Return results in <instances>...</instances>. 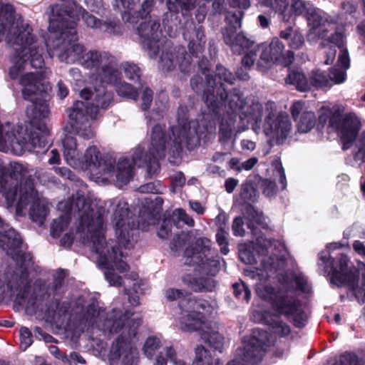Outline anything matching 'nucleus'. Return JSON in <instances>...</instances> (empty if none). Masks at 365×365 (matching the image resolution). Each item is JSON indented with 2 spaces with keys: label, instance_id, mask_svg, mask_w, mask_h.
<instances>
[{
  "label": "nucleus",
  "instance_id": "1",
  "mask_svg": "<svg viewBox=\"0 0 365 365\" xmlns=\"http://www.w3.org/2000/svg\"><path fill=\"white\" fill-rule=\"evenodd\" d=\"M63 157L71 166L88 171L96 179L108 180L115 175L116 180L120 185L128 183L133 176V165L147 168L148 173L149 158L144 154L143 149L138 146L132 155V162L126 157L118 160L116 170L115 160L112 158L105 159L101 151L95 145L89 146L82 155L78 149L76 138L66 135L63 140Z\"/></svg>",
  "mask_w": 365,
  "mask_h": 365
},
{
  "label": "nucleus",
  "instance_id": "2",
  "mask_svg": "<svg viewBox=\"0 0 365 365\" xmlns=\"http://www.w3.org/2000/svg\"><path fill=\"white\" fill-rule=\"evenodd\" d=\"M5 38L14 51L9 69L11 78L16 79L28 66L41 68L44 64L43 47L33 34L30 25L19 16H15L14 6L0 3V42Z\"/></svg>",
  "mask_w": 365,
  "mask_h": 365
},
{
  "label": "nucleus",
  "instance_id": "3",
  "mask_svg": "<svg viewBox=\"0 0 365 365\" xmlns=\"http://www.w3.org/2000/svg\"><path fill=\"white\" fill-rule=\"evenodd\" d=\"M115 205L113 224L115 229L117 243L119 247H115L113 242H106L104 237L99 240H95L90 244L92 251L98 255L97 264L104 269L106 281L111 286L119 287L122 284V278L115 272V268L120 273L128 270V265L124 261L127 250H130L134 245L133 236L130 235V226L128 218V204L124 200H110L105 205Z\"/></svg>",
  "mask_w": 365,
  "mask_h": 365
},
{
  "label": "nucleus",
  "instance_id": "4",
  "mask_svg": "<svg viewBox=\"0 0 365 365\" xmlns=\"http://www.w3.org/2000/svg\"><path fill=\"white\" fill-rule=\"evenodd\" d=\"M0 248L16 262L0 275V299H14L22 305L28 296L29 279L28 269L32 265V257L26 251L20 235L0 218Z\"/></svg>",
  "mask_w": 365,
  "mask_h": 365
},
{
  "label": "nucleus",
  "instance_id": "5",
  "mask_svg": "<svg viewBox=\"0 0 365 365\" xmlns=\"http://www.w3.org/2000/svg\"><path fill=\"white\" fill-rule=\"evenodd\" d=\"M254 249L257 253V257L247 249L240 250L239 257L245 264H252L259 261L263 270L246 269V275L259 281L256 284L257 294L261 299L272 303L274 309L279 312L278 302H284L290 297H284L281 292L277 291L271 285L264 284L262 281L270 277L275 272L284 269L285 257L281 254L284 246L278 241L271 240L264 236H257Z\"/></svg>",
  "mask_w": 365,
  "mask_h": 365
},
{
  "label": "nucleus",
  "instance_id": "6",
  "mask_svg": "<svg viewBox=\"0 0 365 365\" xmlns=\"http://www.w3.org/2000/svg\"><path fill=\"white\" fill-rule=\"evenodd\" d=\"M0 192L9 206L16 204L18 214L22 215L30 205V219L39 225L43 224L48 214L47 203L36 191L34 181L22 164H12L9 174L0 170Z\"/></svg>",
  "mask_w": 365,
  "mask_h": 365
},
{
  "label": "nucleus",
  "instance_id": "7",
  "mask_svg": "<svg viewBox=\"0 0 365 365\" xmlns=\"http://www.w3.org/2000/svg\"><path fill=\"white\" fill-rule=\"evenodd\" d=\"M187 107L180 106L178 112V125L171 128L172 136L168 140L165 134V128L157 124L151 130L150 144L148 148V175L153 176L160 170L158 160L165 156L166 150L172 153L178 152L182 145L189 150L193 149L200 143L195 126L191 127L187 121Z\"/></svg>",
  "mask_w": 365,
  "mask_h": 365
},
{
  "label": "nucleus",
  "instance_id": "8",
  "mask_svg": "<svg viewBox=\"0 0 365 365\" xmlns=\"http://www.w3.org/2000/svg\"><path fill=\"white\" fill-rule=\"evenodd\" d=\"M129 312L113 309L106 315L98 302L91 299L84 307L78 317V327L83 331L90 327H96L106 334H120L117 339L131 340L137 334L141 322L139 319L131 318Z\"/></svg>",
  "mask_w": 365,
  "mask_h": 365
},
{
  "label": "nucleus",
  "instance_id": "9",
  "mask_svg": "<svg viewBox=\"0 0 365 365\" xmlns=\"http://www.w3.org/2000/svg\"><path fill=\"white\" fill-rule=\"evenodd\" d=\"M58 209L71 215L78 212L79 223L76 234L79 235L83 243H92L93 240L103 239L105 210L87 197L83 191H77L71 199L61 201Z\"/></svg>",
  "mask_w": 365,
  "mask_h": 365
},
{
  "label": "nucleus",
  "instance_id": "10",
  "mask_svg": "<svg viewBox=\"0 0 365 365\" xmlns=\"http://www.w3.org/2000/svg\"><path fill=\"white\" fill-rule=\"evenodd\" d=\"M51 9L49 31L53 35V38L62 40L60 45L56 44L58 59L67 63H80L86 48L78 42L75 21H71L68 23L69 14H66V17H62L61 20L56 17V14L60 15V11H65L62 6H52Z\"/></svg>",
  "mask_w": 365,
  "mask_h": 365
},
{
  "label": "nucleus",
  "instance_id": "11",
  "mask_svg": "<svg viewBox=\"0 0 365 365\" xmlns=\"http://www.w3.org/2000/svg\"><path fill=\"white\" fill-rule=\"evenodd\" d=\"M20 83L24 87L22 90L24 98L33 103L34 120L30 125H34L33 130L43 140L45 147V136L49 133L48 128L43 122H40L37 125L36 120L45 119L49 115L48 101L51 87L47 82L33 73H27L22 76Z\"/></svg>",
  "mask_w": 365,
  "mask_h": 365
},
{
  "label": "nucleus",
  "instance_id": "12",
  "mask_svg": "<svg viewBox=\"0 0 365 365\" xmlns=\"http://www.w3.org/2000/svg\"><path fill=\"white\" fill-rule=\"evenodd\" d=\"M65 277L66 273L63 270H58L53 275L52 283L48 287L45 282L41 279H36L31 287V280L29 277L28 296L24 300L22 305L26 306L27 309H31L33 312H44L53 319L61 317L66 312V308L63 309L62 307H60V303L57 299L53 301L49 306H48V302L51 295L55 296L59 292Z\"/></svg>",
  "mask_w": 365,
  "mask_h": 365
},
{
  "label": "nucleus",
  "instance_id": "13",
  "mask_svg": "<svg viewBox=\"0 0 365 365\" xmlns=\"http://www.w3.org/2000/svg\"><path fill=\"white\" fill-rule=\"evenodd\" d=\"M34 125L24 128L10 122L0 121V151H12L20 155L25 151L44 148V142L33 130Z\"/></svg>",
  "mask_w": 365,
  "mask_h": 365
},
{
  "label": "nucleus",
  "instance_id": "14",
  "mask_svg": "<svg viewBox=\"0 0 365 365\" xmlns=\"http://www.w3.org/2000/svg\"><path fill=\"white\" fill-rule=\"evenodd\" d=\"M165 297L170 302L178 300L180 309V325L183 331H190L200 327L202 323L201 311L209 312L212 307L205 299H196L187 292L175 288H169L164 292Z\"/></svg>",
  "mask_w": 365,
  "mask_h": 365
},
{
  "label": "nucleus",
  "instance_id": "15",
  "mask_svg": "<svg viewBox=\"0 0 365 365\" xmlns=\"http://www.w3.org/2000/svg\"><path fill=\"white\" fill-rule=\"evenodd\" d=\"M319 266H323L324 273L331 274V282L338 287L348 286L353 291L357 287L359 277V271L354 267H349V260L346 255H341L337 262L330 258L328 251H322L319 255Z\"/></svg>",
  "mask_w": 365,
  "mask_h": 365
},
{
  "label": "nucleus",
  "instance_id": "16",
  "mask_svg": "<svg viewBox=\"0 0 365 365\" xmlns=\"http://www.w3.org/2000/svg\"><path fill=\"white\" fill-rule=\"evenodd\" d=\"M305 19L308 26L306 35L308 42L317 43L321 39V46H325L331 42L338 46L341 44L342 33L335 31L334 34H329L334 30V25L314 6L309 9Z\"/></svg>",
  "mask_w": 365,
  "mask_h": 365
},
{
  "label": "nucleus",
  "instance_id": "17",
  "mask_svg": "<svg viewBox=\"0 0 365 365\" xmlns=\"http://www.w3.org/2000/svg\"><path fill=\"white\" fill-rule=\"evenodd\" d=\"M79 64L95 72L101 83H116L118 79L116 60L108 52L86 50Z\"/></svg>",
  "mask_w": 365,
  "mask_h": 365
},
{
  "label": "nucleus",
  "instance_id": "18",
  "mask_svg": "<svg viewBox=\"0 0 365 365\" xmlns=\"http://www.w3.org/2000/svg\"><path fill=\"white\" fill-rule=\"evenodd\" d=\"M264 122L262 129L270 142L282 144L292 133V123L289 115L277 113L274 103L269 102L265 107Z\"/></svg>",
  "mask_w": 365,
  "mask_h": 365
},
{
  "label": "nucleus",
  "instance_id": "19",
  "mask_svg": "<svg viewBox=\"0 0 365 365\" xmlns=\"http://www.w3.org/2000/svg\"><path fill=\"white\" fill-rule=\"evenodd\" d=\"M185 257L187 258L185 264L197 265L203 273L215 275L219 271L217 252L211 249V241L207 237L197 239L195 247H187Z\"/></svg>",
  "mask_w": 365,
  "mask_h": 365
},
{
  "label": "nucleus",
  "instance_id": "20",
  "mask_svg": "<svg viewBox=\"0 0 365 365\" xmlns=\"http://www.w3.org/2000/svg\"><path fill=\"white\" fill-rule=\"evenodd\" d=\"M274 341L268 338L267 331L254 329L248 342L237 350L236 357L227 365H249L259 362L263 353Z\"/></svg>",
  "mask_w": 365,
  "mask_h": 365
},
{
  "label": "nucleus",
  "instance_id": "21",
  "mask_svg": "<svg viewBox=\"0 0 365 365\" xmlns=\"http://www.w3.org/2000/svg\"><path fill=\"white\" fill-rule=\"evenodd\" d=\"M257 48V51L260 52L257 65L262 71L273 63L287 66L294 59V52L290 50L285 51L284 44L278 38H274L269 44H262Z\"/></svg>",
  "mask_w": 365,
  "mask_h": 365
},
{
  "label": "nucleus",
  "instance_id": "22",
  "mask_svg": "<svg viewBox=\"0 0 365 365\" xmlns=\"http://www.w3.org/2000/svg\"><path fill=\"white\" fill-rule=\"evenodd\" d=\"M56 6H62L65 11L63 10L60 11V15H55L56 17L60 19L62 17H66V14H69L68 23L71 21H74L76 24V20L79 19V16H81L86 25L93 29H100L103 31L110 34H120L121 33V27L118 22L116 21H105L101 22L98 19L92 14H88L81 6L74 5L73 10H67L66 6L63 4H56Z\"/></svg>",
  "mask_w": 365,
  "mask_h": 365
},
{
  "label": "nucleus",
  "instance_id": "23",
  "mask_svg": "<svg viewBox=\"0 0 365 365\" xmlns=\"http://www.w3.org/2000/svg\"><path fill=\"white\" fill-rule=\"evenodd\" d=\"M361 128L359 119L353 115H346L341 120L339 115H332L329 120L330 131H339L343 141L344 150L351 147Z\"/></svg>",
  "mask_w": 365,
  "mask_h": 365
},
{
  "label": "nucleus",
  "instance_id": "24",
  "mask_svg": "<svg viewBox=\"0 0 365 365\" xmlns=\"http://www.w3.org/2000/svg\"><path fill=\"white\" fill-rule=\"evenodd\" d=\"M143 48L150 58H155L158 51V41L160 35V22L149 19L141 22L137 29Z\"/></svg>",
  "mask_w": 365,
  "mask_h": 365
},
{
  "label": "nucleus",
  "instance_id": "25",
  "mask_svg": "<svg viewBox=\"0 0 365 365\" xmlns=\"http://www.w3.org/2000/svg\"><path fill=\"white\" fill-rule=\"evenodd\" d=\"M190 57L182 46L170 47L163 51L160 57V66L165 71H170L178 66L182 72H187Z\"/></svg>",
  "mask_w": 365,
  "mask_h": 365
},
{
  "label": "nucleus",
  "instance_id": "26",
  "mask_svg": "<svg viewBox=\"0 0 365 365\" xmlns=\"http://www.w3.org/2000/svg\"><path fill=\"white\" fill-rule=\"evenodd\" d=\"M129 341L116 339L113 341L110 351V359L112 361H119L120 365H137L138 354Z\"/></svg>",
  "mask_w": 365,
  "mask_h": 365
},
{
  "label": "nucleus",
  "instance_id": "27",
  "mask_svg": "<svg viewBox=\"0 0 365 365\" xmlns=\"http://www.w3.org/2000/svg\"><path fill=\"white\" fill-rule=\"evenodd\" d=\"M80 96L82 98L86 101H91L88 102L91 108L93 110L106 109L107 108L113 99V93L106 91L103 86L98 88H85L83 89Z\"/></svg>",
  "mask_w": 365,
  "mask_h": 365
},
{
  "label": "nucleus",
  "instance_id": "28",
  "mask_svg": "<svg viewBox=\"0 0 365 365\" xmlns=\"http://www.w3.org/2000/svg\"><path fill=\"white\" fill-rule=\"evenodd\" d=\"M207 61L202 60L199 63V67L201 68L202 74L205 75L206 79V83L207 84L208 88H211L212 89V94L214 93V88L217 87L218 85L220 86V88L217 91H222L224 88L222 81L227 83L230 85L234 83L235 80V76L230 71H229L226 68L221 65H218L216 67L215 76L213 78L208 74V69L207 68Z\"/></svg>",
  "mask_w": 365,
  "mask_h": 365
},
{
  "label": "nucleus",
  "instance_id": "29",
  "mask_svg": "<svg viewBox=\"0 0 365 365\" xmlns=\"http://www.w3.org/2000/svg\"><path fill=\"white\" fill-rule=\"evenodd\" d=\"M282 6L277 8V12L284 22H289L293 16H305L309 11V9L314 6L309 1L304 0H282Z\"/></svg>",
  "mask_w": 365,
  "mask_h": 365
},
{
  "label": "nucleus",
  "instance_id": "30",
  "mask_svg": "<svg viewBox=\"0 0 365 365\" xmlns=\"http://www.w3.org/2000/svg\"><path fill=\"white\" fill-rule=\"evenodd\" d=\"M290 111L297 122V130L299 133H307L314 126L316 123L314 113L305 110L302 102L294 103L291 107Z\"/></svg>",
  "mask_w": 365,
  "mask_h": 365
},
{
  "label": "nucleus",
  "instance_id": "31",
  "mask_svg": "<svg viewBox=\"0 0 365 365\" xmlns=\"http://www.w3.org/2000/svg\"><path fill=\"white\" fill-rule=\"evenodd\" d=\"M223 40L232 51L238 55L242 54L254 43L243 33L237 34L236 31L230 28H225L223 31Z\"/></svg>",
  "mask_w": 365,
  "mask_h": 365
},
{
  "label": "nucleus",
  "instance_id": "32",
  "mask_svg": "<svg viewBox=\"0 0 365 365\" xmlns=\"http://www.w3.org/2000/svg\"><path fill=\"white\" fill-rule=\"evenodd\" d=\"M210 312L211 310L209 312L201 311V314L202 315V325L198 329H190L189 331H200L201 338L214 349L222 352L225 344L224 336L217 331L212 329L210 324L205 320V315Z\"/></svg>",
  "mask_w": 365,
  "mask_h": 365
},
{
  "label": "nucleus",
  "instance_id": "33",
  "mask_svg": "<svg viewBox=\"0 0 365 365\" xmlns=\"http://www.w3.org/2000/svg\"><path fill=\"white\" fill-rule=\"evenodd\" d=\"M279 312L278 313L292 316L294 325L301 328L305 326L307 322V314L302 308V304L299 300L289 298L284 302L278 303Z\"/></svg>",
  "mask_w": 365,
  "mask_h": 365
},
{
  "label": "nucleus",
  "instance_id": "34",
  "mask_svg": "<svg viewBox=\"0 0 365 365\" xmlns=\"http://www.w3.org/2000/svg\"><path fill=\"white\" fill-rule=\"evenodd\" d=\"M69 119L72 123H83L84 121L95 120L97 117V110L91 108L88 102L78 101L67 110Z\"/></svg>",
  "mask_w": 365,
  "mask_h": 365
},
{
  "label": "nucleus",
  "instance_id": "35",
  "mask_svg": "<svg viewBox=\"0 0 365 365\" xmlns=\"http://www.w3.org/2000/svg\"><path fill=\"white\" fill-rule=\"evenodd\" d=\"M345 79L346 73L343 69L338 68L337 66H334L331 69L329 78L324 72L317 71L313 72L309 78V82L311 83V88L312 86L317 88L327 87L329 84V81H331L336 84H339L343 83Z\"/></svg>",
  "mask_w": 365,
  "mask_h": 365
},
{
  "label": "nucleus",
  "instance_id": "36",
  "mask_svg": "<svg viewBox=\"0 0 365 365\" xmlns=\"http://www.w3.org/2000/svg\"><path fill=\"white\" fill-rule=\"evenodd\" d=\"M252 315L255 321L268 324L271 331L280 337H286L290 334L289 326L276 316L269 315L267 312L261 316L257 311L254 312Z\"/></svg>",
  "mask_w": 365,
  "mask_h": 365
},
{
  "label": "nucleus",
  "instance_id": "37",
  "mask_svg": "<svg viewBox=\"0 0 365 365\" xmlns=\"http://www.w3.org/2000/svg\"><path fill=\"white\" fill-rule=\"evenodd\" d=\"M322 47H327V51H326L327 58L324 61V63L327 65L331 64L334 61L336 54V47L340 48L337 63L335 66H337L338 68L343 69L346 73V70L349 67V57L347 49L344 47V36L342 35L341 44L340 46L331 42L328 45Z\"/></svg>",
  "mask_w": 365,
  "mask_h": 365
},
{
  "label": "nucleus",
  "instance_id": "38",
  "mask_svg": "<svg viewBox=\"0 0 365 365\" xmlns=\"http://www.w3.org/2000/svg\"><path fill=\"white\" fill-rule=\"evenodd\" d=\"M281 38L287 41L288 46L295 50L302 48L304 44V38L301 32L294 29L292 26H287L279 33Z\"/></svg>",
  "mask_w": 365,
  "mask_h": 365
},
{
  "label": "nucleus",
  "instance_id": "39",
  "mask_svg": "<svg viewBox=\"0 0 365 365\" xmlns=\"http://www.w3.org/2000/svg\"><path fill=\"white\" fill-rule=\"evenodd\" d=\"M217 94L220 96L222 101L226 99L229 100V106L235 113L242 110L245 106V99L242 97V93L238 88H234L230 95H228L225 88H223L220 92L217 91Z\"/></svg>",
  "mask_w": 365,
  "mask_h": 365
},
{
  "label": "nucleus",
  "instance_id": "40",
  "mask_svg": "<svg viewBox=\"0 0 365 365\" xmlns=\"http://www.w3.org/2000/svg\"><path fill=\"white\" fill-rule=\"evenodd\" d=\"M288 84L295 86L299 91H306L311 88L309 80L304 76V73L298 69L292 70L285 78Z\"/></svg>",
  "mask_w": 365,
  "mask_h": 365
},
{
  "label": "nucleus",
  "instance_id": "41",
  "mask_svg": "<svg viewBox=\"0 0 365 365\" xmlns=\"http://www.w3.org/2000/svg\"><path fill=\"white\" fill-rule=\"evenodd\" d=\"M182 281L195 292H210L215 286L214 280L211 278L200 277L188 279L187 277H183Z\"/></svg>",
  "mask_w": 365,
  "mask_h": 365
},
{
  "label": "nucleus",
  "instance_id": "42",
  "mask_svg": "<svg viewBox=\"0 0 365 365\" xmlns=\"http://www.w3.org/2000/svg\"><path fill=\"white\" fill-rule=\"evenodd\" d=\"M94 120L84 121L83 123H72L74 132L84 140H88L96 135V128L93 125Z\"/></svg>",
  "mask_w": 365,
  "mask_h": 365
},
{
  "label": "nucleus",
  "instance_id": "43",
  "mask_svg": "<svg viewBox=\"0 0 365 365\" xmlns=\"http://www.w3.org/2000/svg\"><path fill=\"white\" fill-rule=\"evenodd\" d=\"M106 84H111L115 86L117 93L123 97L136 100L138 97V92L130 84L126 82H121L120 75L116 83H106Z\"/></svg>",
  "mask_w": 365,
  "mask_h": 365
},
{
  "label": "nucleus",
  "instance_id": "44",
  "mask_svg": "<svg viewBox=\"0 0 365 365\" xmlns=\"http://www.w3.org/2000/svg\"><path fill=\"white\" fill-rule=\"evenodd\" d=\"M168 9L171 12L178 13L179 9L182 12L190 11L195 7L194 0H168Z\"/></svg>",
  "mask_w": 365,
  "mask_h": 365
},
{
  "label": "nucleus",
  "instance_id": "45",
  "mask_svg": "<svg viewBox=\"0 0 365 365\" xmlns=\"http://www.w3.org/2000/svg\"><path fill=\"white\" fill-rule=\"evenodd\" d=\"M195 353V356L192 365H212V356L210 351L202 346H197Z\"/></svg>",
  "mask_w": 365,
  "mask_h": 365
},
{
  "label": "nucleus",
  "instance_id": "46",
  "mask_svg": "<svg viewBox=\"0 0 365 365\" xmlns=\"http://www.w3.org/2000/svg\"><path fill=\"white\" fill-rule=\"evenodd\" d=\"M70 218V215L65 212V215L53 220L51 227V234L53 237H58L67 228Z\"/></svg>",
  "mask_w": 365,
  "mask_h": 365
},
{
  "label": "nucleus",
  "instance_id": "47",
  "mask_svg": "<svg viewBox=\"0 0 365 365\" xmlns=\"http://www.w3.org/2000/svg\"><path fill=\"white\" fill-rule=\"evenodd\" d=\"M138 2V0H115L113 6L117 9L123 8L124 9L122 14L123 19L125 21L132 22L130 15L134 9V6Z\"/></svg>",
  "mask_w": 365,
  "mask_h": 365
},
{
  "label": "nucleus",
  "instance_id": "48",
  "mask_svg": "<svg viewBox=\"0 0 365 365\" xmlns=\"http://www.w3.org/2000/svg\"><path fill=\"white\" fill-rule=\"evenodd\" d=\"M243 16V11L228 12L225 18L227 23V26L225 28H230L236 31L237 29L241 27Z\"/></svg>",
  "mask_w": 365,
  "mask_h": 365
},
{
  "label": "nucleus",
  "instance_id": "49",
  "mask_svg": "<svg viewBox=\"0 0 365 365\" xmlns=\"http://www.w3.org/2000/svg\"><path fill=\"white\" fill-rule=\"evenodd\" d=\"M162 344L159 338L152 336H149L143 346V351L148 358H152L155 351L161 346Z\"/></svg>",
  "mask_w": 365,
  "mask_h": 365
},
{
  "label": "nucleus",
  "instance_id": "50",
  "mask_svg": "<svg viewBox=\"0 0 365 365\" xmlns=\"http://www.w3.org/2000/svg\"><path fill=\"white\" fill-rule=\"evenodd\" d=\"M121 68L123 70L125 77L129 80L137 81L140 77V69L135 63L124 62L121 64Z\"/></svg>",
  "mask_w": 365,
  "mask_h": 365
},
{
  "label": "nucleus",
  "instance_id": "51",
  "mask_svg": "<svg viewBox=\"0 0 365 365\" xmlns=\"http://www.w3.org/2000/svg\"><path fill=\"white\" fill-rule=\"evenodd\" d=\"M234 295L238 299H242L247 302L251 297V292L249 287L242 282L235 283L232 285Z\"/></svg>",
  "mask_w": 365,
  "mask_h": 365
},
{
  "label": "nucleus",
  "instance_id": "52",
  "mask_svg": "<svg viewBox=\"0 0 365 365\" xmlns=\"http://www.w3.org/2000/svg\"><path fill=\"white\" fill-rule=\"evenodd\" d=\"M247 117L255 122V126L257 125L259 121H262L263 114L262 105L259 103H253L249 108V110L246 111Z\"/></svg>",
  "mask_w": 365,
  "mask_h": 365
},
{
  "label": "nucleus",
  "instance_id": "53",
  "mask_svg": "<svg viewBox=\"0 0 365 365\" xmlns=\"http://www.w3.org/2000/svg\"><path fill=\"white\" fill-rule=\"evenodd\" d=\"M227 236L228 233L222 227L217 230L216 234L217 242L221 247V252L224 255H227L230 251L227 247Z\"/></svg>",
  "mask_w": 365,
  "mask_h": 365
},
{
  "label": "nucleus",
  "instance_id": "54",
  "mask_svg": "<svg viewBox=\"0 0 365 365\" xmlns=\"http://www.w3.org/2000/svg\"><path fill=\"white\" fill-rule=\"evenodd\" d=\"M272 166L274 167V175L277 177L279 181L282 184V189H285L287 187V180L285 177L284 169L282 167V165L280 161L274 160L272 163Z\"/></svg>",
  "mask_w": 365,
  "mask_h": 365
},
{
  "label": "nucleus",
  "instance_id": "55",
  "mask_svg": "<svg viewBox=\"0 0 365 365\" xmlns=\"http://www.w3.org/2000/svg\"><path fill=\"white\" fill-rule=\"evenodd\" d=\"M21 338V346L26 350L33 343L31 331L26 327H21L19 331Z\"/></svg>",
  "mask_w": 365,
  "mask_h": 365
},
{
  "label": "nucleus",
  "instance_id": "56",
  "mask_svg": "<svg viewBox=\"0 0 365 365\" xmlns=\"http://www.w3.org/2000/svg\"><path fill=\"white\" fill-rule=\"evenodd\" d=\"M195 34L199 42L197 43V44H196L195 43L193 42V41H192L189 43L188 45L189 49L190 52L192 53H197L198 51H200V50H201L202 47V45L205 43V36L202 27L197 28L195 31Z\"/></svg>",
  "mask_w": 365,
  "mask_h": 365
},
{
  "label": "nucleus",
  "instance_id": "57",
  "mask_svg": "<svg viewBox=\"0 0 365 365\" xmlns=\"http://www.w3.org/2000/svg\"><path fill=\"white\" fill-rule=\"evenodd\" d=\"M240 197L245 201H252L255 197V190L250 182H245L241 185Z\"/></svg>",
  "mask_w": 365,
  "mask_h": 365
},
{
  "label": "nucleus",
  "instance_id": "58",
  "mask_svg": "<svg viewBox=\"0 0 365 365\" xmlns=\"http://www.w3.org/2000/svg\"><path fill=\"white\" fill-rule=\"evenodd\" d=\"M262 193L267 197H272L277 192V185L274 181L263 179L261 181Z\"/></svg>",
  "mask_w": 365,
  "mask_h": 365
},
{
  "label": "nucleus",
  "instance_id": "59",
  "mask_svg": "<svg viewBox=\"0 0 365 365\" xmlns=\"http://www.w3.org/2000/svg\"><path fill=\"white\" fill-rule=\"evenodd\" d=\"M248 218L250 220V222L248 224V227L252 230L253 234L255 235H256L257 233L255 232L253 222H255L257 224H261L262 222V219H263L262 213L259 212L252 208L249 211Z\"/></svg>",
  "mask_w": 365,
  "mask_h": 365
},
{
  "label": "nucleus",
  "instance_id": "60",
  "mask_svg": "<svg viewBox=\"0 0 365 365\" xmlns=\"http://www.w3.org/2000/svg\"><path fill=\"white\" fill-rule=\"evenodd\" d=\"M173 227V222L170 219H165L158 231V235L162 239H167Z\"/></svg>",
  "mask_w": 365,
  "mask_h": 365
},
{
  "label": "nucleus",
  "instance_id": "61",
  "mask_svg": "<svg viewBox=\"0 0 365 365\" xmlns=\"http://www.w3.org/2000/svg\"><path fill=\"white\" fill-rule=\"evenodd\" d=\"M63 361L67 362L69 365H77L78 364H86L85 359L77 352L73 351L68 356H63Z\"/></svg>",
  "mask_w": 365,
  "mask_h": 365
},
{
  "label": "nucleus",
  "instance_id": "62",
  "mask_svg": "<svg viewBox=\"0 0 365 365\" xmlns=\"http://www.w3.org/2000/svg\"><path fill=\"white\" fill-rule=\"evenodd\" d=\"M192 237V232H182L180 235L177 237V240H174V242L172 243L171 249H174L173 247L177 248L181 246H183L186 245L187 242H189L191 240Z\"/></svg>",
  "mask_w": 365,
  "mask_h": 365
},
{
  "label": "nucleus",
  "instance_id": "63",
  "mask_svg": "<svg viewBox=\"0 0 365 365\" xmlns=\"http://www.w3.org/2000/svg\"><path fill=\"white\" fill-rule=\"evenodd\" d=\"M165 354L169 357L171 365H188L185 361L178 357L175 349L172 346H165Z\"/></svg>",
  "mask_w": 365,
  "mask_h": 365
},
{
  "label": "nucleus",
  "instance_id": "64",
  "mask_svg": "<svg viewBox=\"0 0 365 365\" xmlns=\"http://www.w3.org/2000/svg\"><path fill=\"white\" fill-rule=\"evenodd\" d=\"M339 365H364L357 357L351 354H343L340 356Z\"/></svg>",
  "mask_w": 365,
  "mask_h": 365
}]
</instances>
